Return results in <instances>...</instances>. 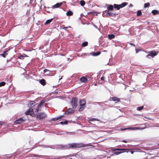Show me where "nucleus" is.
Returning <instances> with one entry per match:
<instances>
[{
	"label": "nucleus",
	"instance_id": "f257e3e1",
	"mask_svg": "<svg viewBox=\"0 0 159 159\" xmlns=\"http://www.w3.org/2000/svg\"><path fill=\"white\" fill-rule=\"evenodd\" d=\"M87 146L85 144H83L82 143H72L69 144L67 145L63 146L64 148L65 147H68L70 148H80L82 147H84Z\"/></svg>",
	"mask_w": 159,
	"mask_h": 159
},
{
	"label": "nucleus",
	"instance_id": "f03ea898",
	"mask_svg": "<svg viewBox=\"0 0 159 159\" xmlns=\"http://www.w3.org/2000/svg\"><path fill=\"white\" fill-rule=\"evenodd\" d=\"M77 102L78 99L76 97H73L72 98V100L70 102V104L73 109H74L76 107Z\"/></svg>",
	"mask_w": 159,
	"mask_h": 159
},
{
	"label": "nucleus",
	"instance_id": "7ed1b4c3",
	"mask_svg": "<svg viewBox=\"0 0 159 159\" xmlns=\"http://www.w3.org/2000/svg\"><path fill=\"white\" fill-rule=\"evenodd\" d=\"M46 117V115L43 112L39 113L36 116V118L38 120L44 119Z\"/></svg>",
	"mask_w": 159,
	"mask_h": 159
},
{
	"label": "nucleus",
	"instance_id": "20e7f679",
	"mask_svg": "<svg viewBox=\"0 0 159 159\" xmlns=\"http://www.w3.org/2000/svg\"><path fill=\"white\" fill-rule=\"evenodd\" d=\"M127 5V3L124 2L121 4L118 5L116 4H114V7L117 10H119L120 8H122L125 6Z\"/></svg>",
	"mask_w": 159,
	"mask_h": 159
},
{
	"label": "nucleus",
	"instance_id": "39448f33",
	"mask_svg": "<svg viewBox=\"0 0 159 159\" xmlns=\"http://www.w3.org/2000/svg\"><path fill=\"white\" fill-rule=\"evenodd\" d=\"M158 53V52H156L154 50H152L151 51L149 54L147 55V57H148L149 56H151L152 57H154L155 56H156Z\"/></svg>",
	"mask_w": 159,
	"mask_h": 159
},
{
	"label": "nucleus",
	"instance_id": "423d86ee",
	"mask_svg": "<svg viewBox=\"0 0 159 159\" xmlns=\"http://www.w3.org/2000/svg\"><path fill=\"white\" fill-rule=\"evenodd\" d=\"M45 102V99H43L41 100L40 102L38 105V106L36 108V109L35 112H38L39 111V108H40V107L41 105H43V104Z\"/></svg>",
	"mask_w": 159,
	"mask_h": 159
},
{
	"label": "nucleus",
	"instance_id": "0eeeda50",
	"mask_svg": "<svg viewBox=\"0 0 159 159\" xmlns=\"http://www.w3.org/2000/svg\"><path fill=\"white\" fill-rule=\"evenodd\" d=\"M110 101H113L115 102V103H117L118 102H120V99L119 98L116 97H110V99H109Z\"/></svg>",
	"mask_w": 159,
	"mask_h": 159
},
{
	"label": "nucleus",
	"instance_id": "6e6552de",
	"mask_svg": "<svg viewBox=\"0 0 159 159\" xmlns=\"http://www.w3.org/2000/svg\"><path fill=\"white\" fill-rule=\"evenodd\" d=\"M35 102L34 101H30L28 104V106L29 107L33 108V109L34 108V107L36 105L35 104Z\"/></svg>",
	"mask_w": 159,
	"mask_h": 159
},
{
	"label": "nucleus",
	"instance_id": "1a4fd4ad",
	"mask_svg": "<svg viewBox=\"0 0 159 159\" xmlns=\"http://www.w3.org/2000/svg\"><path fill=\"white\" fill-rule=\"evenodd\" d=\"M33 108H30L28 111H25V113L26 115H32L33 114L34 112L33 111V110H34Z\"/></svg>",
	"mask_w": 159,
	"mask_h": 159
},
{
	"label": "nucleus",
	"instance_id": "9d476101",
	"mask_svg": "<svg viewBox=\"0 0 159 159\" xmlns=\"http://www.w3.org/2000/svg\"><path fill=\"white\" fill-rule=\"evenodd\" d=\"M62 2L57 3L52 6V8H57L60 7L62 5Z\"/></svg>",
	"mask_w": 159,
	"mask_h": 159
},
{
	"label": "nucleus",
	"instance_id": "9b49d317",
	"mask_svg": "<svg viewBox=\"0 0 159 159\" xmlns=\"http://www.w3.org/2000/svg\"><path fill=\"white\" fill-rule=\"evenodd\" d=\"M25 121L23 118H21L15 121V123L17 124H20L23 123Z\"/></svg>",
	"mask_w": 159,
	"mask_h": 159
},
{
	"label": "nucleus",
	"instance_id": "f8f14e48",
	"mask_svg": "<svg viewBox=\"0 0 159 159\" xmlns=\"http://www.w3.org/2000/svg\"><path fill=\"white\" fill-rule=\"evenodd\" d=\"M80 81L82 82L85 83L88 81V80L85 77H82L80 78Z\"/></svg>",
	"mask_w": 159,
	"mask_h": 159
},
{
	"label": "nucleus",
	"instance_id": "ddd939ff",
	"mask_svg": "<svg viewBox=\"0 0 159 159\" xmlns=\"http://www.w3.org/2000/svg\"><path fill=\"white\" fill-rule=\"evenodd\" d=\"M86 101L84 99H82L80 101V105H84L85 106Z\"/></svg>",
	"mask_w": 159,
	"mask_h": 159
},
{
	"label": "nucleus",
	"instance_id": "4468645a",
	"mask_svg": "<svg viewBox=\"0 0 159 159\" xmlns=\"http://www.w3.org/2000/svg\"><path fill=\"white\" fill-rule=\"evenodd\" d=\"M101 54V52L100 51H98L97 52H93V53L91 52L90 53V54H91L92 56H98Z\"/></svg>",
	"mask_w": 159,
	"mask_h": 159
},
{
	"label": "nucleus",
	"instance_id": "2eb2a0df",
	"mask_svg": "<svg viewBox=\"0 0 159 159\" xmlns=\"http://www.w3.org/2000/svg\"><path fill=\"white\" fill-rule=\"evenodd\" d=\"M39 83L43 86L46 84V81L44 79H42L39 80Z\"/></svg>",
	"mask_w": 159,
	"mask_h": 159
},
{
	"label": "nucleus",
	"instance_id": "dca6fc26",
	"mask_svg": "<svg viewBox=\"0 0 159 159\" xmlns=\"http://www.w3.org/2000/svg\"><path fill=\"white\" fill-rule=\"evenodd\" d=\"M105 12L107 13V14L109 16H112L114 15H115V14L111 13V12H110L108 10H106Z\"/></svg>",
	"mask_w": 159,
	"mask_h": 159
},
{
	"label": "nucleus",
	"instance_id": "f3484780",
	"mask_svg": "<svg viewBox=\"0 0 159 159\" xmlns=\"http://www.w3.org/2000/svg\"><path fill=\"white\" fill-rule=\"evenodd\" d=\"M8 50H9L4 51V53L2 54H0V55L2 56V57L4 58L5 57L6 55H7L8 54V53H7V52L8 51Z\"/></svg>",
	"mask_w": 159,
	"mask_h": 159
},
{
	"label": "nucleus",
	"instance_id": "a211bd4d",
	"mask_svg": "<svg viewBox=\"0 0 159 159\" xmlns=\"http://www.w3.org/2000/svg\"><path fill=\"white\" fill-rule=\"evenodd\" d=\"M63 116V115L61 116L57 117L54 118L52 119V120L54 121H57L60 119H61Z\"/></svg>",
	"mask_w": 159,
	"mask_h": 159
},
{
	"label": "nucleus",
	"instance_id": "6ab92c4d",
	"mask_svg": "<svg viewBox=\"0 0 159 159\" xmlns=\"http://www.w3.org/2000/svg\"><path fill=\"white\" fill-rule=\"evenodd\" d=\"M73 12L70 10L68 11L66 13V15L67 16H71L73 15Z\"/></svg>",
	"mask_w": 159,
	"mask_h": 159
},
{
	"label": "nucleus",
	"instance_id": "aec40b11",
	"mask_svg": "<svg viewBox=\"0 0 159 159\" xmlns=\"http://www.w3.org/2000/svg\"><path fill=\"white\" fill-rule=\"evenodd\" d=\"M80 107L79 108V111H82L84 110L85 107V106L84 105H80Z\"/></svg>",
	"mask_w": 159,
	"mask_h": 159
},
{
	"label": "nucleus",
	"instance_id": "412c9836",
	"mask_svg": "<svg viewBox=\"0 0 159 159\" xmlns=\"http://www.w3.org/2000/svg\"><path fill=\"white\" fill-rule=\"evenodd\" d=\"M107 9L110 11H112L113 10V6L111 5H108L107 7Z\"/></svg>",
	"mask_w": 159,
	"mask_h": 159
},
{
	"label": "nucleus",
	"instance_id": "4be33fe9",
	"mask_svg": "<svg viewBox=\"0 0 159 159\" xmlns=\"http://www.w3.org/2000/svg\"><path fill=\"white\" fill-rule=\"evenodd\" d=\"M53 20V18L47 20L45 23V25H47L50 24Z\"/></svg>",
	"mask_w": 159,
	"mask_h": 159
},
{
	"label": "nucleus",
	"instance_id": "5701e85b",
	"mask_svg": "<svg viewBox=\"0 0 159 159\" xmlns=\"http://www.w3.org/2000/svg\"><path fill=\"white\" fill-rule=\"evenodd\" d=\"M127 150H129V149H120L118 148H116L114 149L113 151H126Z\"/></svg>",
	"mask_w": 159,
	"mask_h": 159
},
{
	"label": "nucleus",
	"instance_id": "b1692460",
	"mask_svg": "<svg viewBox=\"0 0 159 159\" xmlns=\"http://www.w3.org/2000/svg\"><path fill=\"white\" fill-rule=\"evenodd\" d=\"M61 27L62 29H64L67 31H68V30H66L67 29L71 28V27L70 26H69L68 27H65V25H62L61 26Z\"/></svg>",
	"mask_w": 159,
	"mask_h": 159
},
{
	"label": "nucleus",
	"instance_id": "393cba45",
	"mask_svg": "<svg viewBox=\"0 0 159 159\" xmlns=\"http://www.w3.org/2000/svg\"><path fill=\"white\" fill-rule=\"evenodd\" d=\"M152 12L153 15L158 14H159V12L157 10H153L152 11Z\"/></svg>",
	"mask_w": 159,
	"mask_h": 159
},
{
	"label": "nucleus",
	"instance_id": "a878e982",
	"mask_svg": "<svg viewBox=\"0 0 159 159\" xmlns=\"http://www.w3.org/2000/svg\"><path fill=\"white\" fill-rule=\"evenodd\" d=\"M108 38L110 39H114L115 37V36L113 34H111L109 35H108Z\"/></svg>",
	"mask_w": 159,
	"mask_h": 159
},
{
	"label": "nucleus",
	"instance_id": "bb28decb",
	"mask_svg": "<svg viewBox=\"0 0 159 159\" xmlns=\"http://www.w3.org/2000/svg\"><path fill=\"white\" fill-rule=\"evenodd\" d=\"M142 13L141 10H138L137 11V16H140L142 15Z\"/></svg>",
	"mask_w": 159,
	"mask_h": 159
},
{
	"label": "nucleus",
	"instance_id": "cd10ccee",
	"mask_svg": "<svg viewBox=\"0 0 159 159\" xmlns=\"http://www.w3.org/2000/svg\"><path fill=\"white\" fill-rule=\"evenodd\" d=\"M121 151V152H114V154L116 155H117L120 154L122 153H123V152H125V151Z\"/></svg>",
	"mask_w": 159,
	"mask_h": 159
},
{
	"label": "nucleus",
	"instance_id": "c85d7f7f",
	"mask_svg": "<svg viewBox=\"0 0 159 159\" xmlns=\"http://www.w3.org/2000/svg\"><path fill=\"white\" fill-rule=\"evenodd\" d=\"M80 3L81 5L82 6H83L85 4V2L83 0H81L80 2Z\"/></svg>",
	"mask_w": 159,
	"mask_h": 159
},
{
	"label": "nucleus",
	"instance_id": "c756f323",
	"mask_svg": "<svg viewBox=\"0 0 159 159\" xmlns=\"http://www.w3.org/2000/svg\"><path fill=\"white\" fill-rule=\"evenodd\" d=\"M143 107H144L143 106H142L138 107L137 108V110L138 111H140L143 109Z\"/></svg>",
	"mask_w": 159,
	"mask_h": 159
},
{
	"label": "nucleus",
	"instance_id": "7c9ffc66",
	"mask_svg": "<svg viewBox=\"0 0 159 159\" xmlns=\"http://www.w3.org/2000/svg\"><path fill=\"white\" fill-rule=\"evenodd\" d=\"M88 43L87 42H85L82 43V45L83 47H85L88 45Z\"/></svg>",
	"mask_w": 159,
	"mask_h": 159
},
{
	"label": "nucleus",
	"instance_id": "2f4dec72",
	"mask_svg": "<svg viewBox=\"0 0 159 159\" xmlns=\"http://www.w3.org/2000/svg\"><path fill=\"white\" fill-rule=\"evenodd\" d=\"M6 84V83L4 82H2L0 83V87L4 86Z\"/></svg>",
	"mask_w": 159,
	"mask_h": 159
},
{
	"label": "nucleus",
	"instance_id": "473e14b6",
	"mask_svg": "<svg viewBox=\"0 0 159 159\" xmlns=\"http://www.w3.org/2000/svg\"><path fill=\"white\" fill-rule=\"evenodd\" d=\"M150 5V3L149 2L146 3L144 5V7L145 8L147 7Z\"/></svg>",
	"mask_w": 159,
	"mask_h": 159
},
{
	"label": "nucleus",
	"instance_id": "72a5a7b5",
	"mask_svg": "<svg viewBox=\"0 0 159 159\" xmlns=\"http://www.w3.org/2000/svg\"><path fill=\"white\" fill-rule=\"evenodd\" d=\"M72 111V109L71 108H69L68 109L67 112V113H71Z\"/></svg>",
	"mask_w": 159,
	"mask_h": 159
},
{
	"label": "nucleus",
	"instance_id": "f704fd0d",
	"mask_svg": "<svg viewBox=\"0 0 159 159\" xmlns=\"http://www.w3.org/2000/svg\"><path fill=\"white\" fill-rule=\"evenodd\" d=\"M67 123V121H65V122H60V123L61 124L63 125V124H66Z\"/></svg>",
	"mask_w": 159,
	"mask_h": 159
},
{
	"label": "nucleus",
	"instance_id": "c9c22d12",
	"mask_svg": "<svg viewBox=\"0 0 159 159\" xmlns=\"http://www.w3.org/2000/svg\"><path fill=\"white\" fill-rule=\"evenodd\" d=\"M19 58L21 60H23L24 59V57L22 55H21L19 56Z\"/></svg>",
	"mask_w": 159,
	"mask_h": 159
},
{
	"label": "nucleus",
	"instance_id": "e433bc0d",
	"mask_svg": "<svg viewBox=\"0 0 159 159\" xmlns=\"http://www.w3.org/2000/svg\"><path fill=\"white\" fill-rule=\"evenodd\" d=\"M49 70L47 69H45L44 70H43V73H46V72L47 71H48Z\"/></svg>",
	"mask_w": 159,
	"mask_h": 159
},
{
	"label": "nucleus",
	"instance_id": "4c0bfd02",
	"mask_svg": "<svg viewBox=\"0 0 159 159\" xmlns=\"http://www.w3.org/2000/svg\"><path fill=\"white\" fill-rule=\"evenodd\" d=\"M129 44L131 46H133L134 47H135V45L134 44H133V43H129Z\"/></svg>",
	"mask_w": 159,
	"mask_h": 159
},
{
	"label": "nucleus",
	"instance_id": "58836bf2",
	"mask_svg": "<svg viewBox=\"0 0 159 159\" xmlns=\"http://www.w3.org/2000/svg\"><path fill=\"white\" fill-rule=\"evenodd\" d=\"M24 57H28L29 56H28L27 55H26L25 54H23L22 55Z\"/></svg>",
	"mask_w": 159,
	"mask_h": 159
},
{
	"label": "nucleus",
	"instance_id": "ea45409f",
	"mask_svg": "<svg viewBox=\"0 0 159 159\" xmlns=\"http://www.w3.org/2000/svg\"><path fill=\"white\" fill-rule=\"evenodd\" d=\"M105 79V77H101V80H104V79Z\"/></svg>",
	"mask_w": 159,
	"mask_h": 159
},
{
	"label": "nucleus",
	"instance_id": "a19ab883",
	"mask_svg": "<svg viewBox=\"0 0 159 159\" xmlns=\"http://www.w3.org/2000/svg\"><path fill=\"white\" fill-rule=\"evenodd\" d=\"M128 128H127V129H128ZM127 129V128H125V129H121V131H123V130H125L126 129Z\"/></svg>",
	"mask_w": 159,
	"mask_h": 159
},
{
	"label": "nucleus",
	"instance_id": "79ce46f5",
	"mask_svg": "<svg viewBox=\"0 0 159 159\" xmlns=\"http://www.w3.org/2000/svg\"><path fill=\"white\" fill-rule=\"evenodd\" d=\"M122 141V142H124V143H127L128 142L125 141V140H123Z\"/></svg>",
	"mask_w": 159,
	"mask_h": 159
},
{
	"label": "nucleus",
	"instance_id": "37998d69",
	"mask_svg": "<svg viewBox=\"0 0 159 159\" xmlns=\"http://www.w3.org/2000/svg\"><path fill=\"white\" fill-rule=\"evenodd\" d=\"M34 157H38L39 156L38 155H35V154H34Z\"/></svg>",
	"mask_w": 159,
	"mask_h": 159
},
{
	"label": "nucleus",
	"instance_id": "c03bdc74",
	"mask_svg": "<svg viewBox=\"0 0 159 159\" xmlns=\"http://www.w3.org/2000/svg\"><path fill=\"white\" fill-rule=\"evenodd\" d=\"M131 153L133 154L134 153V152L133 151H130Z\"/></svg>",
	"mask_w": 159,
	"mask_h": 159
},
{
	"label": "nucleus",
	"instance_id": "a18cd8bd",
	"mask_svg": "<svg viewBox=\"0 0 159 159\" xmlns=\"http://www.w3.org/2000/svg\"><path fill=\"white\" fill-rule=\"evenodd\" d=\"M138 128L140 129H144V128Z\"/></svg>",
	"mask_w": 159,
	"mask_h": 159
},
{
	"label": "nucleus",
	"instance_id": "49530a36",
	"mask_svg": "<svg viewBox=\"0 0 159 159\" xmlns=\"http://www.w3.org/2000/svg\"><path fill=\"white\" fill-rule=\"evenodd\" d=\"M0 124L2 125L1 122L0 121Z\"/></svg>",
	"mask_w": 159,
	"mask_h": 159
},
{
	"label": "nucleus",
	"instance_id": "de8ad7c7",
	"mask_svg": "<svg viewBox=\"0 0 159 159\" xmlns=\"http://www.w3.org/2000/svg\"><path fill=\"white\" fill-rule=\"evenodd\" d=\"M61 79V78L59 79V80H60Z\"/></svg>",
	"mask_w": 159,
	"mask_h": 159
}]
</instances>
